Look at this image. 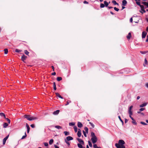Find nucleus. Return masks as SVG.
Wrapping results in <instances>:
<instances>
[{
	"mask_svg": "<svg viewBox=\"0 0 148 148\" xmlns=\"http://www.w3.org/2000/svg\"><path fill=\"white\" fill-rule=\"evenodd\" d=\"M125 144L124 141L122 140H120L119 141V144L116 143L115 146L117 148H125V146L123 145Z\"/></svg>",
	"mask_w": 148,
	"mask_h": 148,
	"instance_id": "obj_1",
	"label": "nucleus"
},
{
	"mask_svg": "<svg viewBox=\"0 0 148 148\" xmlns=\"http://www.w3.org/2000/svg\"><path fill=\"white\" fill-rule=\"evenodd\" d=\"M91 136L92 137L91 140L93 143L94 144L97 142V138L95 135V133L93 132L91 133Z\"/></svg>",
	"mask_w": 148,
	"mask_h": 148,
	"instance_id": "obj_2",
	"label": "nucleus"
},
{
	"mask_svg": "<svg viewBox=\"0 0 148 148\" xmlns=\"http://www.w3.org/2000/svg\"><path fill=\"white\" fill-rule=\"evenodd\" d=\"M140 8H141V9L142 11H143V12H141V11H140V12L142 14H143V13H145L146 12L144 10V7L143 5H141V4L140 5H139Z\"/></svg>",
	"mask_w": 148,
	"mask_h": 148,
	"instance_id": "obj_3",
	"label": "nucleus"
},
{
	"mask_svg": "<svg viewBox=\"0 0 148 148\" xmlns=\"http://www.w3.org/2000/svg\"><path fill=\"white\" fill-rule=\"evenodd\" d=\"M133 107V106H131L129 108L128 113L130 115H132V109Z\"/></svg>",
	"mask_w": 148,
	"mask_h": 148,
	"instance_id": "obj_4",
	"label": "nucleus"
},
{
	"mask_svg": "<svg viewBox=\"0 0 148 148\" xmlns=\"http://www.w3.org/2000/svg\"><path fill=\"white\" fill-rule=\"evenodd\" d=\"M9 136V135H8L3 140V145H5V143L6 140L8 138Z\"/></svg>",
	"mask_w": 148,
	"mask_h": 148,
	"instance_id": "obj_5",
	"label": "nucleus"
},
{
	"mask_svg": "<svg viewBox=\"0 0 148 148\" xmlns=\"http://www.w3.org/2000/svg\"><path fill=\"white\" fill-rule=\"evenodd\" d=\"M132 115H130V117L131 118L132 120V123L134 125H136V121L134 120V118L131 116Z\"/></svg>",
	"mask_w": 148,
	"mask_h": 148,
	"instance_id": "obj_6",
	"label": "nucleus"
},
{
	"mask_svg": "<svg viewBox=\"0 0 148 148\" xmlns=\"http://www.w3.org/2000/svg\"><path fill=\"white\" fill-rule=\"evenodd\" d=\"M147 34V33L145 31L143 32L142 34V38H144L145 37Z\"/></svg>",
	"mask_w": 148,
	"mask_h": 148,
	"instance_id": "obj_7",
	"label": "nucleus"
},
{
	"mask_svg": "<svg viewBox=\"0 0 148 148\" xmlns=\"http://www.w3.org/2000/svg\"><path fill=\"white\" fill-rule=\"evenodd\" d=\"M73 138L70 136H68L66 137V140L67 141H69L70 140H73Z\"/></svg>",
	"mask_w": 148,
	"mask_h": 148,
	"instance_id": "obj_8",
	"label": "nucleus"
},
{
	"mask_svg": "<svg viewBox=\"0 0 148 148\" xmlns=\"http://www.w3.org/2000/svg\"><path fill=\"white\" fill-rule=\"evenodd\" d=\"M25 118H26L27 120L31 121V120L30 119L31 116L29 115H25Z\"/></svg>",
	"mask_w": 148,
	"mask_h": 148,
	"instance_id": "obj_9",
	"label": "nucleus"
},
{
	"mask_svg": "<svg viewBox=\"0 0 148 148\" xmlns=\"http://www.w3.org/2000/svg\"><path fill=\"white\" fill-rule=\"evenodd\" d=\"M59 112L60 110H57L56 111H55L53 112V114L54 115H57L59 113Z\"/></svg>",
	"mask_w": 148,
	"mask_h": 148,
	"instance_id": "obj_10",
	"label": "nucleus"
},
{
	"mask_svg": "<svg viewBox=\"0 0 148 148\" xmlns=\"http://www.w3.org/2000/svg\"><path fill=\"white\" fill-rule=\"evenodd\" d=\"M77 140H78V142L80 143V144H82L83 145L84 144V141L82 139L78 138H77Z\"/></svg>",
	"mask_w": 148,
	"mask_h": 148,
	"instance_id": "obj_11",
	"label": "nucleus"
},
{
	"mask_svg": "<svg viewBox=\"0 0 148 148\" xmlns=\"http://www.w3.org/2000/svg\"><path fill=\"white\" fill-rule=\"evenodd\" d=\"M38 119V118L34 116H31L30 119L31 120V121L34 120H36V119Z\"/></svg>",
	"mask_w": 148,
	"mask_h": 148,
	"instance_id": "obj_12",
	"label": "nucleus"
},
{
	"mask_svg": "<svg viewBox=\"0 0 148 148\" xmlns=\"http://www.w3.org/2000/svg\"><path fill=\"white\" fill-rule=\"evenodd\" d=\"M77 126L81 128L83 126V125L81 122H78L77 123Z\"/></svg>",
	"mask_w": 148,
	"mask_h": 148,
	"instance_id": "obj_13",
	"label": "nucleus"
},
{
	"mask_svg": "<svg viewBox=\"0 0 148 148\" xmlns=\"http://www.w3.org/2000/svg\"><path fill=\"white\" fill-rule=\"evenodd\" d=\"M27 58V57L25 55H23L21 57V59L23 61H24Z\"/></svg>",
	"mask_w": 148,
	"mask_h": 148,
	"instance_id": "obj_14",
	"label": "nucleus"
},
{
	"mask_svg": "<svg viewBox=\"0 0 148 148\" xmlns=\"http://www.w3.org/2000/svg\"><path fill=\"white\" fill-rule=\"evenodd\" d=\"M77 135L79 137H80L81 135V130L80 129H79V130L77 132Z\"/></svg>",
	"mask_w": 148,
	"mask_h": 148,
	"instance_id": "obj_15",
	"label": "nucleus"
},
{
	"mask_svg": "<svg viewBox=\"0 0 148 148\" xmlns=\"http://www.w3.org/2000/svg\"><path fill=\"white\" fill-rule=\"evenodd\" d=\"M127 3V1L125 0H123L122 1V5L123 6H125Z\"/></svg>",
	"mask_w": 148,
	"mask_h": 148,
	"instance_id": "obj_16",
	"label": "nucleus"
},
{
	"mask_svg": "<svg viewBox=\"0 0 148 148\" xmlns=\"http://www.w3.org/2000/svg\"><path fill=\"white\" fill-rule=\"evenodd\" d=\"M142 3L146 6L147 8H148V2H143Z\"/></svg>",
	"mask_w": 148,
	"mask_h": 148,
	"instance_id": "obj_17",
	"label": "nucleus"
},
{
	"mask_svg": "<svg viewBox=\"0 0 148 148\" xmlns=\"http://www.w3.org/2000/svg\"><path fill=\"white\" fill-rule=\"evenodd\" d=\"M131 37V34L130 32L128 34V36H127V39H130Z\"/></svg>",
	"mask_w": 148,
	"mask_h": 148,
	"instance_id": "obj_18",
	"label": "nucleus"
},
{
	"mask_svg": "<svg viewBox=\"0 0 148 148\" xmlns=\"http://www.w3.org/2000/svg\"><path fill=\"white\" fill-rule=\"evenodd\" d=\"M147 105V103H143L140 105V108H142V107H143L146 106Z\"/></svg>",
	"mask_w": 148,
	"mask_h": 148,
	"instance_id": "obj_19",
	"label": "nucleus"
},
{
	"mask_svg": "<svg viewBox=\"0 0 148 148\" xmlns=\"http://www.w3.org/2000/svg\"><path fill=\"white\" fill-rule=\"evenodd\" d=\"M56 94L57 97L61 99H63V97L58 93H56Z\"/></svg>",
	"mask_w": 148,
	"mask_h": 148,
	"instance_id": "obj_20",
	"label": "nucleus"
},
{
	"mask_svg": "<svg viewBox=\"0 0 148 148\" xmlns=\"http://www.w3.org/2000/svg\"><path fill=\"white\" fill-rule=\"evenodd\" d=\"M147 64H148L147 61L146 59L145 58V62H144V63L143 64V66H144L145 67L146 66H145V64L146 65H147Z\"/></svg>",
	"mask_w": 148,
	"mask_h": 148,
	"instance_id": "obj_21",
	"label": "nucleus"
},
{
	"mask_svg": "<svg viewBox=\"0 0 148 148\" xmlns=\"http://www.w3.org/2000/svg\"><path fill=\"white\" fill-rule=\"evenodd\" d=\"M82 145V144H80V143H78L77 144V146H78V147L79 148H84V147H83Z\"/></svg>",
	"mask_w": 148,
	"mask_h": 148,
	"instance_id": "obj_22",
	"label": "nucleus"
},
{
	"mask_svg": "<svg viewBox=\"0 0 148 148\" xmlns=\"http://www.w3.org/2000/svg\"><path fill=\"white\" fill-rule=\"evenodd\" d=\"M55 127L57 129H59L62 128V127L60 126L59 125H56L55 126Z\"/></svg>",
	"mask_w": 148,
	"mask_h": 148,
	"instance_id": "obj_23",
	"label": "nucleus"
},
{
	"mask_svg": "<svg viewBox=\"0 0 148 148\" xmlns=\"http://www.w3.org/2000/svg\"><path fill=\"white\" fill-rule=\"evenodd\" d=\"M112 3L114 4V5H119L118 3H117L116 1H112Z\"/></svg>",
	"mask_w": 148,
	"mask_h": 148,
	"instance_id": "obj_24",
	"label": "nucleus"
},
{
	"mask_svg": "<svg viewBox=\"0 0 148 148\" xmlns=\"http://www.w3.org/2000/svg\"><path fill=\"white\" fill-rule=\"evenodd\" d=\"M53 142V140L52 139H51L49 142V144L50 145H51Z\"/></svg>",
	"mask_w": 148,
	"mask_h": 148,
	"instance_id": "obj_25",
	"label": "nucleus"
},
{
	"mask_svg": "<svg viewBox=\"0 0 148 148\" xmlns=\"http://www.w3.org/2000/svg\"><path fill=\"white\" fill-rule=\"evenodd\" d=\"M84 130L88 134V129L87 127H85L84 128Z\"/></svg>",
	"mask_w": 148,
	"mask_h": 148,
	"instance_id": "obj_26",
	"label": "nucleus"
},
{
	"mask_svg": "<svg viewBox=\"0 0 148 148\" xmlns=\"http://www.w3.org/2000/svg\"><path fill=\"white\" fill-rule=\"evenodd\" d=\"M69 125L70 126H74L75 125V123L73 122L70 123H69Z\"/></svg>",
	"mask_w": 148,
	"mask_h": 148,
	"instance_id": "obj_27",
	"label": "nucleus"
},
{
	"mask_svg": "<svg viewBox=\"0 0 148 148\" xmlns=\"http://www.w3.org/2000/svg\"><path fill=\"white\" fill-rule=\"evenodd\" d=\"M104 3L105 4V5L106 7H107L108 5V3L106 1H105L104 2Z\"/></svg>",
	"mask_w": 148,
	"mask_h": 148,
	"instance_id": "obj_28",
	"label": "nucleus"
},
{
	"mask_svg": "<svg viewBox=\"0 0 148 148\" xmlns=\"http://www.w3.org/2000/svg\"><path fill=\"white\" fill-rule=\"evenodd\" d=\"M64 133L65 136H67L69 134V132L66 131L64 132Z\"/></svg>",
	"mask_w": 148,
	"mask_h": 148,
	"instance_id": "obj_29",
	"label": "nucleus"
},
{
	"mask_svg": "<svg viewBox=\"0 0 148 148\" xmlns=\"http://www.w3.org/2000/svg\"><path fill=\"white\" fill-rule=\"evenodd\" d=\"M8 125V124L6 123H5L3 124V127L5 128Z\"/></svg>",
	"mask_w": 148,
	"mask_h": 148,
	"instance_id": "obj_30",
	"label": "nucleus"
},
{
	"mask_svg": "<svg viewBox=\"0 0 148 148\" xmlns=\"http://www.w3.org/2000/svg\"><path fill=\"white\" fill-rule=\"evenodd\" d=\"M57 80L58 81H60L62 79V78L61 77H57Z\"/></svg>",
	"mask_w": 148,
	"mask_h": 148,
	"instance_id": "obj_31",
	"label": "nucleus"
},
{
	"mask_svg": "<svg viewBox=\"0 0 148 148\" xmlns=\"http://www.w3.org/2000/svg\"><path fill=\"white\" fill-rule=\"evenodd\" d=\"M0 116H3L4 117V118H5V114H4L3 113H0Z\"/></svg>",
	"mask_w": 148,
	"mask_h": 148,
	"instance_id": "obj_32",
	"label": "nucleus"
},
{
	"mask_svg": "<svg viewBox=\"0 0 148 148\" xmlns=\"http://www.w3.org/2000/svg\"><path fill=\"white\" fill-rule=\"evenodd\" d=\"M4 53L5 54H7L8 53V50L7 49H4Z\"/></svg>",
	"mask_w": 148,
	"mask_h": 148,
	"instance_id": "obj_33",
	"label": "nucleus"
},
{
	"mask_svg": "<svg viewBox=\"0 0 148 148\" xmlns=\"http://www.w3.org/2000/svg\"><path fill=\"white\" fill-rule=\"evenodd\" d=\"M74 128L75 132H77V127L76 126H74Z\"/></svg>",
	"mask_w": 148,
	"mask_h": 148,
	"instance_id": "obj_34",
	"label": "nucleus"
},
{
	"mask_svg": "<svg viewBox=\"0 0 148 148\" xmlns=\"http://www.w3.org/2000/svg\"><path fill=\"white\" fill-rule=\"evenodd\" d=\"M88 144L90 147H92V145L91 143L89 141H88Z\"/></svg>",
	"mask_w": 148,
	"mask_h": 148,
	"instance_id": "obj_35",
	"label": "nucleus"
},
{
	"mask_svg": "<svg viewBox=\"0 0 148 148\" xmlns=\"http://www.w3.org/2000/svg\"><path fill=\"white\" fill-rule=\"evenodd\" d=\"M53 88H54V89L55 90H56V83L55 82H54L53 83Z\"/></svg>",
	"mask_w": 148,
	"mask_h": 148,
	"instance_id": "obj_36",
	"label": "nucleus"
},
{
	"mask_svg": "<svg viewBox=\"0 0 148 148\" xmlns=\"http://www.w3.org/2000/svg\"><path fill=\"white\" fill-rule=\"evenodd\" d=\"M25 53L27 55H28L29 54V52L27 50H25L24 51Z\"/></svg>",
	"mask_w": 148,
	"mask_h": 148,
	"instance_id": "obj_37",
	"label": "nucleus"
},
{
	"mask_svg": "<svg viewBox=\"0 0 148 148\" xmlns=\"http://www.w3.org/2000/svg\"><path fill=\"white\" fill-rule=\"evenodd\" d=\"M105 5L103 3H101L100 4V7L101 8H103L105 7Z\"/></svg>",
	"mask_w": 148,
	"mask_h": 148,
	"instance_id": "obj_38",
	"label": "nucleus"
},
{
	"mask_svg": "<svg viewBox=\"0 0 148 148\" xmlns=\"http://www.w3.org/2000/svg\"><path fill=\"white\" fill-rule=\"evenodd\" d=\"M93 147L95 148H100V147H98L96 144H95L93 145Z\"/></svg>",
	"mask_w": 148,
	"mask_h": 148,
	"instance_id": "obj_39",
	"label": "nucleus"
},
{
	"mask_svg": "<svg viewBox=\"0 0 148 148\" xmlns=\"http://www.w3.org/2000/svg\"><path fill=\"white\" fill-rule=\"evenodd\" d=\"M140 123L141 124H143L144 125H147V124L144 122H143L142 121H141L140 122Z\"/></svg>",
	"mask_w": 148,
	"mask_h": 148,
	"instance_id": "obj_40",
	"label": "nucleus"
},
{
	"mask_svg": "<svg viewBox=\"0 0 148 148\" xmlns=\"http://www.w3.org/2000/svg\"><path fill=\"white\" fill-rule=\"evenodd\" d=\"M118 117H119V120H120V121L122 123V124H123V121L121 119L120 116H118Z\"/></svg>",
	"mask_w": 148,
	"mask_h": 148,
	"instance_id": "obj_41",
	"label": "nucleus"
},
{
	"mask_svg": "<svg viewBox=\"0 0 148 148\" xmlns=\"http://www.w3.org/2000/svg\"><path fill=\"white\" fill-rule=\"evenodd\" d=\"M21 50H19V49H16L15 50V52H21Z\"/></svg>",
	"mask_w": 148,
	"mask_h": 148,
	"instance_id": "obj_42",
	"label": "nucleus"
},
{
	"mask_svg": "<svg viewBox=\"0 0 148 148\" xmlns=\"http://www.w3.org/2000/svg\"><path fill=\"white\" fill-rule=\"evenodd\" d=\"M5 119L7 120V121L9 123H10V120L8 118H5Z\"/></svg>",
	"mask_w": 148,
	"mask_h": 148,
	"instance_id": "obj_43",
	"label": "nucleus"
},
{
	"mask_svg": "<svg viewBox=\"0 0 148 148\" xmlns=\"http://www.w3.org/2000/svg\"><path fill=\"white\" fill-rule=\"evenodd\" d=\"M27 136V135L26 134V133H25V135H24V136H23L22 138H21V139H23L24 138H25Z\"/></svg>",
	"mask_w": 148,
	"mask_h": 148,
	"instance_id": "obj_44",
	"label": "nucleus"
},
{
	"mask_svg": "<svg viewBox=\"0 0 148 148\" xmlns=\"http://www.w3.org/2000/svg\"><path fill=\"white\" fill-rule=\"evenodd\" d=\"M89 123L91 125L92 127L94 128V127L95 125L93 123H91L90 122Z\"/></svg>",
	"mask_w": 148,
	"mask_h": 148,
	"instance_id": "obj_45",
	"label": "nucleus"
},
{
	"mask_svg": "<svg viewBox=\"0 0 148 148\" xmlns=\"http://www.w3.org/2000/svg\"><path fill=\"white\" fill-rule=\"evenodd\" d=\"M65 142L67 144L69 145H70L69 143L68 142L67 140H66V139L65 140Z\"/></svg>",
	"mask_w": 148,
	"mask_h": 148,
	"instance_id": "obj_46",
	"label": "nucleus"
},
{
	"mask_svg": "<svg viewBox=\"0 0 148 148\" xmlns=\"http://www.w3.org/2000/svg\"><path fill=\"white\" fill-rule=\"evenodd\" d=\"M140 52L141 53L143 54H144L147 53V51H140Z\"/></svg>",
	"mask_w": 148,
	"mask_h": 148,
	"instance_id": "obj_47",
	"label": "nucleus"
},
{
	"mask_svg": "<svg viewBox=\"0 0 148 148\" xmlns=\"http://www.w3.org/2000/svg\"><path fill=\"white\" fill-rule=\"evenodd\" d=\"M114 10H115L116 11H118L119 10V9L118 8L115 7L114 8Z\"/></svg>",
	"mask_w": 148,
	"mask_h": 148,
	"instance_id": "obj_48",
	"label": "nucleus"
},
{
	"mask_svg": "<svg viewBox=\"0 0 148 148\" xmlns=\"http://www.w3.org/2000/svg\"><path fill=\"white\" fill-rule=\"evenodd\" d=\"M83 134H84V136L85 137H87V135L86 134V132H85V131H83Z\"/></svg>",
	"mask_w": 148,
	"mask_h": 148,
	"instance_id": "obj_49",
	"label": "nucleus"
},
{
	"mask_svg": "<svg viewBox=\"0 0 148 148\" xmlns=\"http://www.w3.org/2000/svg\"><path fill=\"white\" fill-rule=\"evenodd\" d=\"M44 145L45 146L47 147L48 145V143H44Z\"/></svg>",
	"mask_w": 148,
	"mask_h": 148,
	"instance_id": "obj_50",
	"label": "nucleus"
},
{
	"mask_svg": "<svg viewBox=\"0 0 148 148\" xmlns=\"http://www.w3.org/2000/svg\"><path fill=\"white\" fill-rule=\"evenodd\" d=\"M145 110V108H141L139 109L140 111H142Z\"/></svg>",
	"mask_w": 148,
	"mask_h": 148,
	"instance_id": "obj_51",
	"label": "nucleus"
},
{
	"mask_svg": "<svg viewBox=\"0 0 148 148\" xmlns=\"http://www.w3.org/2000/svg\"><path fill=\"white\" fill-rule=\"evenodd\" d=\"M136 3L137 4V5L139 6L140 5V2L139 1H136Z\"/></svg>",
	"mask_w": 148,
	"mask_h": 148,
	"instance_id": "obj_52",
	"label": "nucleus"
},
{
	"mask_svg": "<svg viewBox=\"0 0 148 148\" xmlns=\"http://www.w3.org/2000/svg\"><path fill=\"white\" fill-rule=\"evenodd\" d=\"M31 127L33 128H34L35 127V125L34 124H32L31 125Z\"/></svg>",
	"mask_w": 148,
	"mask_h": 148,
	"instance_id": "obj_53",
	"label": "nucleus"
},
{
	"mask_svg": "<svg viewBox=\"0 0 148 148\" xmlns=\"http://www.w3.org/2000/svg\"><path fill=\"white\" fill-rule=\"evenodd\" d=\"M84 4H88V2L86 1H84Z\"/></svg>",
	"mask_w": 148,
	"mask_h": 148,
	"instance_id": "obj_54",
	"label": "nucleus"
},
{
	"mask_svg": "<svg viewBox=\"0 0 148 148\" xmlns=\"http://www.w3.org/2000/svg\"><path fill=\"white\" fill-rule=\"evenodd\" d=\"M133 21V19L132 18H131L130 19V22L132 23Z\"/></svg>",
	"mask_w": 148,
	"mask_h": 148,
	"instance_id": "obj_55",
	"label": "nucleus"
},
{
	"mask_svg": "<svg viewBox=\"0 0 148 148\" xmlns=\"http://www.w3.org/2000/svg\"><path fill=\"white\" fill-rule=\"evenodd\" d=\"M146 42H148V35L147 36V39L146 40Z\"/></svg>",
	"mask_w": 148,
	"mask_h": 148,
	"instance_id": "obj_56",
	"label": "nucleus"
},
{
	"mask_svg": "<svg viewBox=\"0 0 148 148\" xmlns=\"http://www.w3.org/2000/svg\"><path fill=\"white\" fill-rule=\"evenodd\" d=\"M27 132L28 133H29L30 130V128H27Z\"/></svg>",
	"mask_w": 148,
	"mask_h": 148,
	"instance_id": "obj_57",
	"label": "nucleus"
},
{
	"mask_svg": "<svg viewBox=\"0 0 148 148\" xmlns=\"http://www.w3.org/2000/svg\"><path fill=\"white\" fill-rule=\"evenodd\" d=\"M26 127H27V128L29 127L27 123L26 124Z\"/></svg>",
	"mask_w": 148,
	"mask_h": 148,
	"instance_id": "obj_58",
	"label": "nucleus"
},
{
	"mask_svg": "<svg viewBox=\"0 0 148 148\" xmlns=\"http://www.w3.org/2000/svg\"><path fill=\"white\" fill-rule=\"evenodd\" d=\"M56 74V73L55 72H53L52 73V75H55Z\"/></svg>",
	"mask_w": 148,
	"mask_h": 148,
	"instance_id": "obj_59",
	"label": "nucleus"
},
{
	"mask_svg": "<svg viewBox=\"0 0 148 148\" xmlns=\"http://www.w3.org/2000/svg\"><path fill=\"white\" fill-rule=\"evenodd\" d=\"M54 147L55 148H59V147H58L56 145H54Z\"/></svg>",
	"mask_w": 148,
	"mask_h": 148,
	"instance_id": "obj_60",
	"label": "nucleus"
},
{
	"mask_svg": "<svg viewBox=\"0 0 148 148\" xmlns=\"http://www.w3.org/2000/svg\"><path fill=\"white\" fill-rule=\"evenodd\" d=\"M140 98V97L139 96H138L137 97V99H139Z\"/></svg>",
	"mask_w": 148,
	"mask_h": 148,
	"instance_id": "obj_61",
	"label": "nucleus"
},
{
	"mask_svg": "<svg viewBox=\"0 0 148 148\" xmlns=\"http://www.w3.org/2000/svg\"><path fill=\"white\" fill-rule=\"evenodd\" d=\"M66 103H67L66 104H65V106H67V105H68L69 104V102L67 101L66 102Z\"/></svg>",
	"mask_w": 148,
	"mask_h": 148,
	"instance_id": "obj_62",
	"label": "nucleus"
},
{
	"mask_svg": "<svg viewBox=\"0 0 148 148\" xmlns=\"http://www.w3.org/2000/svg\"><path fill=\"white\" fill-rule=\"evenodd\" d=\"M146 86L147 87V88H148V83L147 84H146Z\"/></svg>",
	"mask_w": 148,
	"mask_h": 148,
	"instance_id": "obj_63",
	"label": "nucleus"
},
{
	"mask_svg": "<svg viewBox=\"0 0 148 148\" xmlns=\"http://www.w3.org/2000/svg\"><path fill=\"white\" fill-rule=\"evenodd\" d=\"M127 119H125V123H127Z\"/></svg>",
	"mask_w": 148,
	"mask_h": 148,
	"instance_id": "obj_64",
	"label": "nucleus"
}]
</instances>
